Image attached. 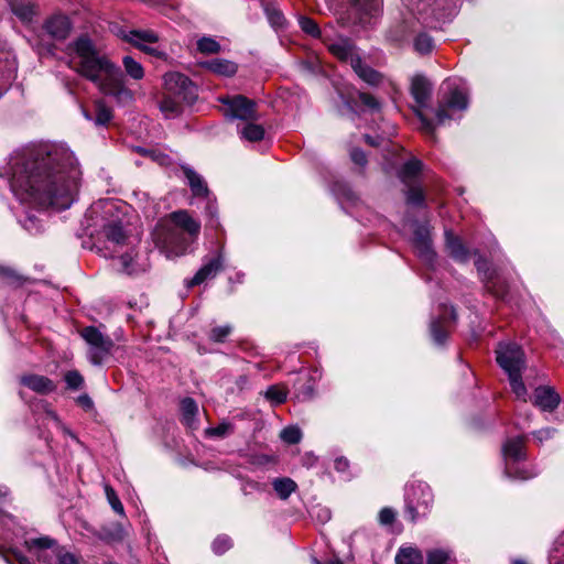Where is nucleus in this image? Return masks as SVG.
<instances>
[{"label":"nucleus","instance_id":"obj_29","mask_svg":"<svg viewBox=\"0 0 564 564\" xmlns=\"http://www.w3.org/2000/svg\"><path fill=\"white\" fill-rule=\"evenodd\" d=\"M204 66L214 74L230 77L237 73V64L225 59L214 58L204 64Z\"/></svg>","mask_w":564,"mask_h":564},{"label":"nucleus","instance_id":"obj_2","mask_svg":"<svg viewBox=\"0 0 564 564\" xmlns=\"http://www.w3.org/2000/svg\"><path fill=\"white\" fill-rule=\"evenodd\" d=\"M0 554L8 564H31L30 560L19 549L23 545L28 552L43 564H52L55 556L57 564H82L80 558L62 547L48 536L28 539L22 527L15 520L0 511Z\"/></svg>","mask_w":564,"mask_h":564},{"label":"nucleus","instance_id":"obj_9","mask_svg":"<svg viewBox=\"0 0 564 564\" xmlns=\"http://www.w3.org/2000/svg\"><path fill=\"white\" fill-rule=\"evenodd\" d=\"M502 456L505 460V475L514 480H528L539 475L534 467L521 468L518 463L525 459L524 437L516 436L508 438L502 446Z\"/></svg>","mask_w":564,"mask_h":564},{"label":"nucleus","instance_id":"obj_26","mask_svg":"<svg viewBox=\"0 0 564 564\" xmlns=\"http://www.w3.org/2000/svg\"><path fill=\"white\" fill-rule=\"evenodd\" d=\"M352 70L362 82L371 87H379L386 82L384 75L369 66L362 58L354 65Z\"/></svg>","mask_w":564,"mask_h":564},{"label":"nucleus","instance_id":"obj_17","mask_svg":"<svg viewBox=\"0 0 564 564\" xmlns=\"http://www.w3.org/2000/svg\"><path fill=\"white\" fill-rule=\"evenodd\" d=\"M456 312L453 306L442 305L438 317L433 318L430 324V333L436 346H443L447 339L451 323L456 322Z\"/></svg>","mask_w":564,"mask_h":564},{"label":"nucleus","instance_id":"obj_52","mask_svg":"<svg viewBox=\"0 0 564 564\" xmlns=\"http://www.w3.org/2000/svg\"><path fill=\"white\" fill-rule=\"evenodd\" d=\"M64 380H65L67 387L72 390L79 389L82 387V384L84 383L83 376L76 370L66 372Z\"/></svg>","mask_w":564,"mask_h":564},{"label":"nucleus","instance_id":"obj_10","mask_svg":"<svg viewBox=\"0 0 564 564\" xmlns=\"http://www.w3.org/2000/svg\"><path fill=\"white\" fill-rule=\"evenodd\" d=\"M431 487L422 481L411 484L405 491V513L412 522L426 517L433 506Z\"/></svg>","mask_w":564,"mask_h":564},{"label":"nucleus","instance_id":"obj_13","mask_svg":"<svg viewBox=\"0 0 564 564\" xmlns=\"http://www.w3.org/2000/svg\"><path fill=\"white\" fill-rule=\"evenodd\" d=\"M475 265L480 274L486 291L498 300L509 301V286L506 279L497 270L491 269L489 263L481 257L476 260Z\"/></svg>","mask_w":564,"mask_h":564},{"label":"nucleus","instance_id":"obj_39","mask_svg":"<svg viewBox=\"0 0 564 564\" xmlns=\"http://www.w3.org/2000/svg\"><path fill=\"white\" fill-rule=\"evenodd\" d=\"M239 133L242 139L250 142H257L263 139L264 129L260 124L247 123L239 130Z\"/></svg>","mask_w":564,"mask_h":564},{"label":"nucleus","instance_id":"obj_19","mask_svg":"<svg viewBox=\"0 0 564 564\" xmlns=\"http://www.w3.org/2000/svg\"><path fill=\"white\" fill-rule=\"evenodd\" d=\"M120 36L126 42L132 44L133 46L140 48L141 51L151 54L158 55V50L150 47V44H154L159 41V35L156 32L152 30H130V31H121Z\"/></svg>","mask_w":564,"mask_h":564},{"label":"nucleus","instance_id":"obj_8","mask_svg":"<svg viewBox=\"0 0 564 564\" xmlns=\"http://www.w3.org/2000/svg\"><path fill=\"white\" fill-rule=\"evenodd\" d=\"M463 0H411V12L426 28L438 29L453 20Z\"/></svg>","mask_w":564,"mask_h":564},{"label":"nucleus","instance_id":"obj_31","mask_svg":"<svg viewBox=\"0 0 564 564\" xmlns=\"http://www.w3.org/2000/svg\"><path fill=\"white\" fill-rule=\"evenodd\" d=\"M414 31V24L410 21H402L399 23L393 24L388 31H387V39L391 42H402L404 41L411 32Z\"/></svg>","mask_w":564,"mask_h":564},{"label":"nucleus","instance_id":"obj_5","mask_svg":"<svg viewBox=\"0 0 564 564\" xmlns=\"http://www.w3.org/2000/svg\"><path fill=\"white\" fill-rule=\"evenodd\" d=\"M200 224L195 220L186 210H178L171 214L170 219L160 221L154 231L153 240L156 246L170 250L175 254H183L187 250V242L183 232L191 238L197 237Z\"/></svg>","mask_w":564,"mask_h":564},{"label":"nucleus","instance_id":"obj_64","mask_svg":"<svg viewBox=\"0 0 564 564\" xmlns=\"http://www.w3.org/2000/svg\"><path fill=\"white\" fill-rule=\"evenodd\" d=\"M317 518L323 521V522H326L330 519V511L326 508L324 509H319L318 510V513H317Z\"/></svg>","mask_w":564,"mask_h":564},{"label":"nucleus","instance_id":"obj_12","mask_svg":"<svg viewBox=\"0 0 564 564\" xmlns=\"http://www.w3.org/2000/svg\"><path fill=\"white\" fill-rule=\"evenodd\" d=\"M448 88V96L442 102L436 110L437 124H444L446 120H451L453 117L449 115V110H466L468 107V97L465 87L456 84L455 82H446Z\"/></svg>","mask_w":564,"mask_h":564},{"label":"nucleus","instance_id":"obj_56","mask_svg":"<svg viewBox=\"0 0 564 564\" xmlns=\"http://www.w3.org/2000/svg\"><path fill=\"white\" fill-rule=\"evenodd\" d=\"M231 332L228 325L214 327L210 332V339L214 341H223Z\"/></svg>","mask_w":564,"mask_h":564},{"label":"nucleus","instance_id":"obj_61","mask_svg":"<svg viewBox=\"0 0 564 564\" xmlns=\"http://www.w3.org/2000/svg\"><path fill=\"white\" fill-rule=\"evenodd\" d=\"M334 467L338 473H346L349 468V460L344 456L337 457Z\"/></svg>","mask_w":564,"mask_h":564},{"label":"nucleus","instance_id":"obj_54","mask_svg":"<svg viewBox=\"0 0 564 564\" xmlns=\"http://www.w3.org/2000/svg\"><path fill=\"white\" fill-rule=\"evenodd\" d=\"M359 100L365 107L373 112L380 110V102L370 94L359 93Z\"/></svg>","mask_w":564,"mask_h":564},{"label":"nucleus","instance_id":"obj_21","mask_svg":"<svg viewBox=\"0 0 564 564\" xmlns=\"http://www.w3.org/2000/svg\"><path fill=\"white\" fill-rule=\"evenodd\" d=\"M224 263L221 251L217 257H214L206 261L202 268L195 273V275L186 281L187 288L199 285L208 279H213L221 270Z\"/></svg>","mask_w":564,"mask_h":564},{"label":"nucleus","instance_id":"obj_51","mask_svg":"<svg viewBox=\"0 0 564 564\" xmlns=\"http://www.w3.org/2000/svg\"><path fill=\"white\" fill-rule=\"evenodd\" d=\"M106 496H107L108 502L111 506L112 510L120 516H124L123 505L121 503V501L118 498L115 490L107 486L106 487Z\"/></svg>","mask_w":564,"mask_h":564},{"label":"nucleus","instance_id":"obj_35","mask_svg":"<svg viewBox=\"0 0 564 564\" xmlns=\"http://www.w3.org/2000/svg\"><path fill=\"white\" fill-rule=\"evenodd\" d=\"M11 9L23 23H30L36 14L35 6L31 2H14Z\"/></svg>","mask_w":564,"mask_h":564},{"label":"nucleus","instance_id":"obj_34","mask_svg":"<svg viewBox=\"0 0 564 564\" xmlns=\"http://www.w3.org/2000/svg\"><path fill=\"white\" fill-rule=\"evenodd\" d=\"M423 556L421 552L415 547H400L397 553V564H422Z\"/></svg>","mask_w":564,"mask_h":564},{"label":"nucleus","instance_id":"obj_33","mask_svg":"<svg viewBox=\"0 0 564 564\" xmlns=\"http://www.w3.org/2000/svg\"><path fill=\"white\" fill-rule=\"evenodd\" d=\"M272 487L280 499L286 500L296 490L297 485L289 477H280L273 479Z\"/></svg>","mask_w":564,"mask_h":564},{"label":"nucleus","instance_id":"obj_58","mask_svg":"<svg viewBox=\"0 0 564 564\" xmlns=\"http://www.w3.org/2000/svg\"><path fill=\"white\" fill-rule=\"evenodd\" d=\"M394 519H395V512L391 508H383L379 512V522L382 525L391 524L394 521Z\"/></svg>","mask_w":564,"mask_h":564},{"label":"nucleus","instance_id":"obj_28","mask_svg":"<svg viewBox=\"0 0 564 564\" xmlns=\"http://www.w3.org/2000/svg\"><path fill=\"white\" fill-rule=\"evenodd\" d=\"M423 167V163L421 160L416 158H411L406 162L402 164L400 167L398 175L402 183L405 185L413 184L421 173Z\"/></svg>","mask_w":564,"mask_h":564},{"label":"nucleus","instance_id":"obj_62","mask_svg":"<svg viewBox=\"0 0 564 564\" xmlns=\"http://www.w3.org/2000/svg\"><path fill=\"white\" fill-rule=\"evenodd\" d=\"M77 402L85 409V410H91L94 408V402L90 399L89 395L83 394L79 395L77 399Z\"/></svg>","mask_w":564,"mask_h":564},{"label":"nucleus","instance_id":"obj_57","mask_svg":"<svg viewBox=\"0 0 564 564\" xmlns=\"http://www.w3.org/2000/svg\"><path fill=\"white\" fill-rule=\"evenodd\" d=\"M0 278L9 284L19 283V275L10 268L0 265Z\"/></svg>","mask_w":564,"mask_h":564},{"label":"nucleus","instance_id":"obj_50","mask_svg":"<svg viewBox=\"0 0 564 564\" xmlns=\"http://www.w3.org/2000/svg\"><path fill=\"white\" fill-rule=\"evenodd\" d=\"M299 24L305 33H307L314 37L319 36V34H321L319 28L316 24V22L314 20H312L311 18L301 15L299 18Z\"/></svg>","mask_w":564,"mask_h":564},{"label":"nucleus","instance_id":"obj_23","mask_svg":"<svg viewBox=\"0 0 564 564\" xmlns=\"http://www.w3.org/2000/svg\"><path fill=\"white\" fill-rule=\"evenodd\" d=\"M44 29L52 37L64 40L72 30V23L66 15L55 14L46 20Z\"/></svg>","mask_w":564,"mask_h":564},{"label":"nucleus","instance_id":"obj_55","mask_svg":"<svg viewBox=\"0 0 564 564\" xmlns=\"http://www.w3.org/2000/svg\"><path fill=\"white\" fill-rule=\"evenodd\" d=\"M556 432L557 431L554 427H544V429L533 432L532 434H533L534 440L539 444H542L543 442L553 438L554 435L556 434Z\"/></svg>","mask_w":564,"mask_h":564},{"label":"nucleus","instance_id":"obj_15","mask_svg":"<svg viewBox=\"0 0 564 564\" xmlns=\"http://www.w3.org/2000/svg\"><path fill=\"white\" fill-rule=\"evenodd\" d=\"M412 246L417 257L427 265L434 264L436 253L433 249L430 227L427 224H415Z\"/></svg>","mask_w":564,"mask_h":564},{"label":"nucleus","instance_id":"obj_49","mask_svg":"<svg viewBox=\"0 0 564 564\" xmlns=\"http://www.w3.org/2000/svg\"><path fill=\"white\" fill-rule=\"evenodd\" d=\"M232 546V541L228 535H218L213 544L212 549L215 554L221 555Z\"/></svg>","mask_w":564,"mask_h":564},{"label":"nucleus","instance_id":"obj_1","mask_svg":"<svg viewBox=\"0 0 564 564\" xmlns=\"http://www.w3.org/2000/svg\"><path fill=\"white\" fill-rule=\"evenodd\" d=\"M15 199L25 208L18 221L31 235L43 229L37 213L69 208L77 199L82 170L74 152L61 142H40L13 152L0 166Z\"/></svg>","mask_w":564,"mask_h":564},{"label":"nucleus","instance_id":"obj_40","mask_svg":"<svg viewBox=\"0 0 564 564\" xmlns=\"http://www.w3.org/2000/svg\"><path fill=\"white\" fill-rule=\"evenodd\" d=\"M413 46L416 53L421 55H426L433 51L435 42L434 39L430 36L427 33H420L414 39Z\"/></svg>","mask_w":564,"mask_h":564},{"label":"nucleus","instance_id":"obj_16","mask_svg":"<svg viewBox=\"0 0 564 564\" xmlns=\"http://www.w3.org/2000/svg\"><path fill=\"white\" fill-rule=\"evenodd\" d=\"M227 106L226 115L231 119L243 121L257 120L256 102L242 95H236L221 100Z\"/></svg>","mask_w":564,"mask_h":564},{"label":"nucleus","instance_id":"obj_4","mask_svg":"<svg viewBox=\"0 0 564 564\" xmlns=\"http://www.w3.org/2000/svg\"><path fill=\"white\" fill-rule=\"evenodd\" d=\"M126 206L115 199H99L85 214L86 234L97 240L121 245L126 240L123 230Z\"/></svg>","mask_w":564,"mask_h":564},{"label":"nucleus","instance_id":"obj_27","mask_svg":"<svg viewBox=\"0 0 564 564\" xmlns=\"http://www.w3.org/2000/svg\"><path fill=\"white\" fill-rule=\"evenodd\" d=\"M446 248L452 258L459 262H466L469 258V252L462 242V240L455 236L452 231H445Z\"/></svg>","mask_w":564,"mask_h":564},{"label":"nucleus","instance_id":"obj_41","mask_svg":"<svg viewBox=\"0 0 564 564\" xmlns=\"http://www.w3.org/2000/svg\"><path fill=\"white\" fill-rule=\"evenodd\" d=\"M118 270L129 275L138 274L139 272L145 271V268H139L130 253H124L117 260Z\"/></svg>","mask_w":564,"mask_h":564},{"label":"nucleus","instance_id":"obj_46","mask_svg":"<svg viewBox=\"0 0 564 564\" xmlns=\"http://www.w3.org/2000/svg\"><path fill=\"white\" fill-rule=\"evenodd\" d=\"M549 564H564V533L557 539L549 556Z\"/></svg>","mask_w":564,"mask_h":564},{"label":"nucleus","instance_id":"obj_3","mask_svg":"<svg viewBox=\"0 0 564 564\" xmlns=\"http://www.w3.org/2000/svg\"><path fill=\"white\" fill-rule=\"evenodd\" d=\"M68 57L69 67L95 84L102 94L118 99L130 97L121 69L100 54L88 36L82 35L68 45Z\"/></svg>","mask_w":564,"mask_h":564},{"label":"nucleus","instance_id":"obj_14","mask_svg":"<svg viewBox=\"0 0 564 564\" xmlns=\"http://www.w3.org/2000/svg\"><path fill=\"white\" fill-rule=\"evenodd\" d=\"M325 45L333 56L343 63L349 64L351 68L362 58L360 50L349 37L327 39Z\"/></svg>","mask_w":564,"mask_h":564},{"label":"nucleus","instance_id":"obj_36","mask_svg":"<svg viewBox=\"0 0 564 564\" xmlns=\"http://www.w3.org/2000/svg\"><path fill=\"white\" fill-rule=\"evenodd\" d=\"M181 411L183 423L188 427H193L198 412L196 402L192 398L183 399L181 402Z\"/></svg>","mask_w":564,"mask_h":564},{"label":"nucleus","instance_id":"obj_37","mask_svg":"<svg viewBox=\"0 0 564 564\" xmlns=\"http://www.w3.org/2000/svg\"><path fill=\"white\" fill-rule=\"evenodd\" d=\"M122 65L126 74L134 80H140L144 77V69L141 63L135 61L132 56L126 55L122 58Z\"/></svg>","mask_w":564,"mask_h":564},{"label":"nucleus","instance_id":"obj_45","mask_svg":"<svg viewBox=\"0 0 564 564\" xmlns=\"http://www.w3.org/2000/svg\"><path fill=\"white\" fill-rule=\"evenodd\" d=\"M197 50L203 54H216L220 51V44L213 37L203 36L197 41Z\"/></svg>","mask_w":564,"mask_h":564},{"label":"nucleus","instance_id":"obj_22","mask_svg":"<svg viewBox=\"0 0 564 564\" xmlns=\"http://www.w3.org/2000/svg\"><path fill=\"white\" fill-rule=\"evenodd\" d=\"M558 393L551 387L541 386L534 390L532 402L544 412H553L560 404Z\"/></svg>","mask_w":564,"mask_h":564},{"label":"nucleus","instance_id":"obj_42","mask_svg":"<svg viewBox=\"0 0 564 564\" xmlns=\"http://www.w3.org/2000/svg\"><path fill=\"white\" fill-rule=\"evenodd\" d=\"M405 199L409 205L423 206L425 202V195L421 186L413 184L406 185Z\"/></svg>","mask_w":564,"mask_h":564},{"label":"nucleus","instance_id":"obj_53","mask_svg":"<svg viewBox=\"0 0 564 564\" xmlns=\"http://www.w3.org/2000/svg\"><path fill=\"white\" fill-rule=\"evenodd\" d=\"M416 116L420 119L421 122V129L424 133H426L429 137L434 139V131H435V124L432 120L427 119L421 110H416Z\"/></svg>","mask_w":564,"mask_h":564},{"label":"nucleus","instance_id":"obj_60","mask_svg":"<svg viewBox=\"0 0 564 564\" xmlns=\"http://www.w3.org/2000/svg\"><path fill=\"white\" fill-rule=\"evenodd\" d=\"M350 159L355 164H357L359 166H365L367 163V158H366L365 152L359 149H352L350 151Z\"/></svg>","mask_w":564,"mask_h":564},{"label":"nucleus","instance_id":"obj_11","mask_svg":"<svg viewBox=\"0 0 564 564\" xmlns=\"http://www.w3.org/2000/svg\"><path fill=\"white\" fill-rule=\"evenodd\" d=\"M80 336L88 345L87 356L89 361L96 366H100L115 347L113 340L95 326L84 327L80 330Z\"/></svg>","mask_w":564,"mask_h":564},{"label":"nucleus","instance_id":"obj_32","mask_svg":"<svg viewBox=\"0 0 564 564\" xmlns=\"http://www.w3.org/2000/svg\"><path fill=\"white\" fill-rule=\"evenodd\" d=\"M455 561V554L449 547H433L426 551L427 564H446Z\"/></svg>","mask_w":564,"mask_h":564},{"label":"nucleus","instance_id":"obj_47","mask_svg":"<svg viewBox=\"0 0 564 564\" xmlns=\"http://www.w3.org/2000/svg\"><path fill=\"white\" fill-rule=\"evenodd\" d=\"M112 118L110 108H108L101 100L96 101V118L97 126L107 124Z\"/></svg>","mask_w":564,"mask_h":564},{"label":"nucleus","instance_id":"obj_59","mask_svg":"<svg viewBox=\"0 0 564 564\" xmlns=\"http://www.w3.org/2000/svg\"><path fill=\"white\" fill-rule=\"evenodd\" d=\"M314 383L310 379L307 383L300 388L297 397L301 398L302 400L311 399L314 395Z\"/></svg>","mask_w":564,"mask_h":564},{"label":"nucleus","instance_id":"obj_63","mask_svg":"<svg viewBox=\"0 0 564 564\" xmlns=\"http://www.w3.org/2000/svg\"><path fill=\"white\" fill-rule=\"evenodd\" d=\"M242 490L245 494H248L250 490H260V485L256 481L249 480L243 485Z\"/></svg>","mask_w":564,"mask_h":564},{"label":"nucleus","instance_id":"obj_6","mask_svg":"<svg viewBox=\"0 0 564 564\" xmlns=\"http://www.w3.org/2000/svg\"><path fill=\"white\" fill-rule=\"evenodd\" d=\"M163 79L164 95L160 110L165 118H175L181 115L183 105H193L197 99V88L187 76L178 72L166 73Z\"/></svg>","mask_w":564,"mask_h":564},{"label":"nucleus","instance_id":"obj_43","mask_svg":"<svg viewBox=\"0 0 564 564\" xmlns=\"http://www.w3.org/2000/svg\"><path fill=\"white\" fill-rule=\"evenodd\" d=\"M138 152L160 165H169L171 163L170 156L156 149L138 148Z\"/></svg>","mask_w":564,"mask_h":564},{"label":"nucleus","instance_id":"obj_38","mask_svg":"<svg viewBox=\"0 0 564 564\" xmlns=\"http://www.w3.org/2000/svg\"><path fill=\"white\" fill-rule=\"evenodd\" d=\"M263 397L271 402L272 405H279L286 401L288 391L284 387L273 384L270 386L264 392Z\"/></svg>","mask_w":564,"mask_h":564},{"label":"nucleus","instance_id":"obj_44","mask_svg":"<svg viewBox=\"0 0 564 564\" xmlns=\"http://www.w3.org/2000/svg\"><path fill=\"white\" fill-rule=\"evenodd\" d=\"M280 437L286 444H297L302 440V431L297 426L290 425L281 431Z\"/></svg>","mask_w":564,"mask_h":564},{"label":"nucleus","instance_id":"obj_20","mask_svg":"<svg viewBox=\"0 0 564 564\" xmlns=\"http://www.w3.org/2000/svg\"><path fill=\"white\" fill-rule=\"evenodd\" d=\"M354 9L359 14V23L370 25L377 19L382 9V0H350Z\"/></svg>","mask_w":564,"mask_h":564},{"label":"nucleus","instance_id":"obj_24","mask_svg":"<svg viewBox=\"0 0 564 564\" xmlns=\"http://www.w3.org/2000/svg\"><path fill=\"white\" fill-rule=\"evenodd\" d=\"M432 93V84L423 75H414L411 79V95L420 107H425Z\"/></svg>","mask_w":564,"mask_h":564},{"label":"nucleus","instance_id":"obj_48","mask_svg":"<svg viewBox=\"0 0 564 564\" xmlns=\"http://www.w3.org/2000/svg\"><path fill=\"white\" fill-rule=\"evenodd\" d=\"M234 432V424L228 421L220 422L215 427H209L206 430V434L212 437L223 438Z\"/></svg>","mask_w":564,"mask_h":564},{"label":"nucleus","instance_id":"obj_25","mask_svg":"<svg viewBox=\"0 0 564 564\" xmlns=\"http://www.w3.org/2000/svg\"><path fill=\"white\" fill-rule=\"evenodd\" d=\"M20 383L40 394H48L56 389L55 383L50 378L34 373L22 376Z\"/></svg>","mask_w":564,"mask_h":564},{"label":"nucleus","instance_id":"obj_18","mask_svg":"<svg viewBox=\"0 0 564 564\" xmlns=\"http://www.w3.org/2000/svg\"><path fill=\"white\" fill-rule=\"evenodd\" d=\"M182 171L193 196L205 198L207 200L206 212L214 217L216 215V208L212 203L210 192L204 177L188 165H182Z\"/></svg>","mask_w":564,"mask_h":564},{"label":"nucleus","instance_id":"obj_30","mask_svg":"<svg viewBox=\"0 0 564 564\" xmlns=\"http://www.w3.org/2000/svg\"><path fill=\"white\" fill-rule=\"evenodd\" d=\"M260 4L268 18L269 23L278 29L283 28L285 19L281 10L276 7L274 0H259Z\"/></svg>","mask_w":564,"mask_h":564},{"label":"nucleus","instance_id":"obj_7","mask_svg":"<svg viewBox=\"0 0 564 564\" xmlns=\"http://www.w3.org/2000/svg\"><path fill=\"white\" fill-rule=\"evenodd\" d=\"M496 361L508 375L512 392L519 400L527 402L528 390L522 380L525 369V355L522 347L512 341H500L496 347Z\"/></svg>","mask_w":564,"mask_h":564}]
</instances>
